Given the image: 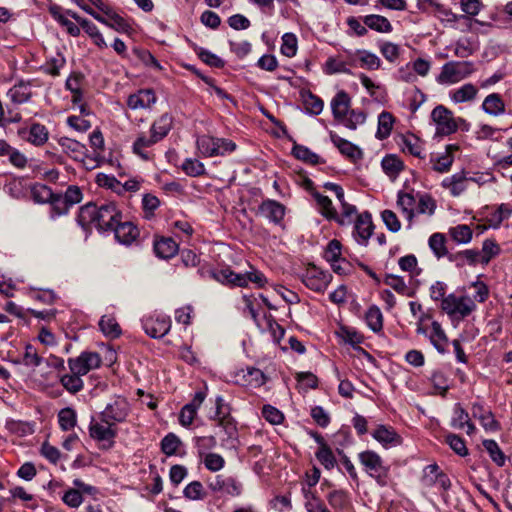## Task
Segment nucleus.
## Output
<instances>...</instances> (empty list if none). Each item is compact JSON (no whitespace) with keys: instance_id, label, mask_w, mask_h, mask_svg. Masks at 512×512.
<instances>
[{"instance_id":"f257e3e1","label":"nucleus","mask_w":512,"mask_h":512,"mask_svg":"<svg viewBox=\"0 0 512 512\" xmlns=\"http://www.w3.org/2000/svg\"><path fill=\"white\" fill-rule=\"evenodd\" d=\"M121 217V212L112 202L104 203L100 206L88 203L81 207L78 222L83 227L94 224L98 230L108 231L114 228L118 221L121 220Z\"/></svg>"},{"instance_id":"f03ea898","label":"nucleus","mask_w":512,"mask_h":512,"mask_svg":"<svg viewBox=\"0 0 512 512\" xmlns=\"http://www.w3.org/2000/svg\"><path fill=\"white\" fill-rule=\"evenodd\" d=\"M474 71L473 62L450 61L442 66L436 80L440 84H455L469 77Z\"/></svg>"},{"instance_id":"7ed1b4c3","label":"nucleus","mask_w":512,"mask_h":512,"mask_svg":"<svg viewBox=\"0 0 512 512\" xmlns=\"http://www.w3.org/2000/svg\"><path fill=\"white\" fill-rule=\"evenodd\" d=\"M197 149L204 157L223 156L235 150L236 144L224 138L203 135L197 138Z\"/></svg>"},{"instance_id":"20e7f679","label":"nucleus","mask_w":512,"mask_h":512,"mask_svg":"<svg viewBox=\"0 0 512 512\" xmlns=\"http://www.w3.org/2000/svg\"><path fill=\"white\" fill-rule=\"evenodd\" d=\"M359 461L365 471L381 486L387 484L389 468L384 465L382 458L374 451L367 450L359 454Z\"/></svg>"},{"instance_id":"39448f33","label":"nucleus","mask_w":512,"mask_h":512,"mask_svg":"<svg viewBox=\"0 0 512 512\" xmlns=\"http://www.w3.org/2000/svg\"><path fill=\"white\" fill-rule=\"evenodd\" d=\"M441 309L451 317L465 318L476 309V304L470 296L449 294L443 299Z\"/></svg>"},{"instance_id":"423d86ee","label":"nucleus","mask_w":512,"mask_h":512,"mask_svg":"<svg viewBox=\"0 0 512 512\" xmlns=\"http://www.w3.org/2000/svg\"><path fill=\"white\" fill-rule=\"evenodd\" d=\"M431 118L436 124V134L441 136L455 133L459 123L465 122L462 118H454L452 111L442 105H438L432 110Z\"/></svg>"},{"instance_id":"0eeeda50","label":"nucleus","mask_w":512,"mask_h":512,"mask_svg":"<svg viewBox=\"0 0 512 512\" xmlns=\"http://www.w3.org/2000/svg\"><path fill=\"white\" fill-rule=\"evenodd\" d=\"M70 372L84 376L101 365V357L96 352L84 351L78 357L68 359Z\"/></svg>"},{"instance_id":"6e6552de","label":"nucleus","mask_w":512,"mask_h":512,"mask_svg":"<svg viewBox=\"0 0 512 512\" xmlns=\"http://www.w3.org/2000/svg\"><path fill=\"white\" fill-rule=\"evenodd\" d=\"M331 278L332 276L329 272H325L310 264L302 274L301 280L307 288L316 292H323L326 290Z\"/></svg>"},{"instance_id":"1a4fd4ad","label":"nucleus","mask_w":512,"mask_h":512,"mask_svg":"<svg viewBox=\"0 0 512 512\" xmlns=\"http://www.w3.org/2000/svg\"><path fill=\"white\" fill-rule=\"evenodd\" d=\"M130 412L128 401L123 397H116L111 403L107 404L101 413V420L104 422L120 423L126 420Z\"/></svg>"},{"instance_id":"9d476101","label":"nucleus","mask_w":512,"mask_h":512,"mask_svg":"<svg viewBox=\"0 0 512 512\" xmlns=\"http://www.w3.org/2000/svg\"><path fill=\"white\" fill-rule=\"evenodd\" d=\"M143 329L152 338L164 337L171 328V320L168 316L156 314L147 317L142 322Z\"/></svg>"},{"instance_id":"9b49d317","label":"nucleus","mask_w":512,"mask_h":512,"mask_svg":"<svg viewBox=\"0 0 512 512\" xmlns=\"http://www.w3.org/2000/svg\"><path fill=\"white\" fill-rule=\"evenodd\" d=\"M373 230L374 225L369 212H363L357 215L352 235L359 245L367 246Z\"/></svg>"},{"instance_id":"f8f14e48","label":"nucleus","mask_w":512,"mask_h":512,"mask_svg":"<svg viewBox=\"0 0 512 512\" xmlns=\"http://www.w3.org/2000/svg\"><path fill=\"white\" fill-rule=\"evenodd\" d=\"M209 488L217 493L236 497L241 494V484L231 476L217 475L208 484Z\"/></svg>"},{"instance_id":"ddd939ff","label":"nucleus","mask_w":512,"mask_h":512,"mask_svg":"<svg viewBox=\"0 0 512 512\" xmlns=\"http://www.w3.org/2000/svg\"><path fill=\"white\" fill-rule=\"evenodd\" d=\"M215 278L222 284H230L238 287H246L249 282H256V273H235L229 268L221 269L215 273Z\"/></svg>"},{"instance_id":"4468645a","label":"nucleus","mask_w":512,"mask_h":512,"mask_svg":"<svg viewBox=\"0 0 512 512\" xmlns=\"http://www.w3.org/2000/svg\"><path fill=\"white\" fill-rule=\"evenodd\" d=\"M223 407V400L218 397L216 399V411L213 415H211V418L218 421V426L220 427L221 431L225 433L227 436V440H234L237 435V428L234 423V420L227 415H222L221 409Z\"/></svg>"},{"instance_id":"2eb2a0df","label":"nucleus","mask_w":512,"mask_h":512,"mask_svg":"<svg viewBox=\"0 0 512 512\" xmlns=\"http://www.w3.org/2000/svg\"><path fill=\"white\" fill-rule=\"evenodd\" d=\"M82 200V192L77 186H69L62 198L57 199L53 208L57 215L64 214L74 204Z\"/></svg>"},{"instance_id":"dca6fc26","label":"nucleus","mask_w":512,"mask_h":512,"mask_svg":"<svg viewBox=\"0 0 512 512\" xmlns=\"http://www.w3.org/2000/svg\"><path fill=\"white\" fill-rule=\"evenodd\" d=\"M157 142L159 141L151 134L150 136H147L145 133H141L137 136L132 145V152L145 161L151 160L153 153L149 150V148H151Z\"/></svg>"},{"instance_id":"f3484780","label":"nucleus","mask_w":512,"mask_h":512,"mask_svg":"<svg viewBox=\"0 0 512 512\" xmlns=\"http://www.w3.org/2000/svg\"><path fill=\"white\" fill-rule=\"evenodd\" d=\"M330 138L340 153L348 157L351 161L355 162L363 157L362 150L350 141L343 139L333 132L330 133Z\"/></svg>"},{"instance_id":"a211bd4d","label":"nucleus","mask_w":512,"mask_h":512,"mask_svg":"<svg viewBox=\"0 0 512 512\" xmlns=\"http://www.w3.org/2000/svg\"><path fill=\"white\" fill-rule=\"evenodd\" d=\"M155 102L156 96L154 91L151 89H142L128 97L127 105L133 110L146 109L150 108Z\"/></svg>"},{"instance_id":"6ab92c4d","label":"nucleus","mask_w":512,"mask_h":512,"mask_svg":"<svg viewBox=\"0 0 512 512\" xmlns=\"http://www.w3.org/2000/svg\"><path fill=\"white\" fill-rule=\"evenodd\" d=\"M112 230L114 231L116 240L124 245H130L139 235L137 227L128 221L123 223L118 221Z\"/></svg>"},{"instance_id":"aec40b11","label":"nucleus","mask_w":512,"mask_h":512,"mask_svg":"<svg viewBox=\"0 0 512 512\" xmlns=\"http://www.w3.org/2000/svg\"><path fill=\"white\" fill-rule=\"evenodd\" d=\"M472 415L477 418L482 427L487 431H498L500 424L495 420L494 415L489 409H485L481 404L475 403L472 406Z\"/></svg>"},{"instance_id":"412c9836","label":"nucleus","mask_w":512,"mask_h":512,"mask_svg":"<svg viewBox=\"0 0 512 512\" xmlns=\"http://www.w3.org/2000/svg\"><path fill=\"white\" fill-rule=\"evenodd\" d=\"M51 16L67 31V33L73 37L80 35V26L68 19L64 14L62 7L56 4H52L48 8Z\"/></svg>"},{"instance_id":"4be33fe9","label":"nucleus","mask_w":512,"mask_h":512,"mask_svg":"<svg viewBox=\"0 0 512 512\" xmlns=\"http://www.w3.org/2000/svg\"><path fill=\"white\" fill-rule=\"evenodd\" d=\"M112 422H94L89 426L90 436L98 441H109L115 438L116 430L113 428Z\"/></svg>"},{"instance_id":"5701e85b","label":"nucleus","mask_w":512,"mask_h":512,"mask_svg":"<svg viewBox=\"0 0 512 512\" xmlns=\"http://www.w3.org/2000/svg\"><path fill=\"white\" fill-rule=\"evenodd\" d=\"M458 150L459 146L456 144L447 145L442 154L431 159L433 169L440 173L448 172L454 160L453 153Z\"/></svg>"},{"instance_id":"b1692460","label":"nucleus","mask_w":512,"mask_h":512,"mask_svg":"<svg viewBox=\"0 0 512 512\" xmlns=\"http://www.w3.org/2000/svg\"><path fill=\"white\" fill-rule=\"evenodd\" d=\"M62 151L76 161H82L86 155V146L74 139L62 137L59 139Z\"/></svg>"},{"instance_id":"393cba45","label":"nucleus","mask_w":512,"mask_h":512,"mask_svg":"<svg viewBox=\"0 0 512 512\" xmlns=\"http://www.w3.org/2000/svg\"><path fill=\"white\" fill-rule=\"evenodd\" d=\"M350 97L345 91H339L331 101L334 118L341 122L350 112Z\"/></svg>"},{"instance_id":"a878e982","label":"nucleus","mask_w":512,"mask_h":512,"mask_svg":"<svg viewBox=\"0 0 512 512\" xmlns=\"http://www.w3.org/2000/svg\"><path fill=\"white\" fill-rule=\"evenodd\" d=\"M375 440L384 446H396L401 443V437L396 433L392 427L385 425L378 426L372 433Z\"/></svg>"},{"instance_id":"bb28decb","label":"nucleus","mask_w":512,"mask_h":512,"mask_svg":"<svg viewBox=\"0 0 512 512\" xmlns=\"http://www.w3.org/2000/svg\"><path fill=\"white\" fill-rule=\"evenodd\" d=\"M260 212L268 220L279 223L284 217L285 207L274 200H267L262 203Z\"/></svg>"},{"instance_id":"cd10ccee","label":"nucleus","mask_w":512,"mask_h":512,"mask_svg":"<svg viewBox=\"0 0 512 512\" xmlns=\"http://www.w3.org/2000/svg\"><path fill=\"white\" fill-rule=\"evenodd\" d=\"M397 206L408 222L415 216L416 198L411 193L399 191L397 195Z\"/></svg>"},{"instance_id":"c85d7f7f","label":"nucleus","mask_w":512,"mask_h":512,"mask_svg":"<svg viewBox=\"0 0 512 512\" xmlns=\"http://www.w3.org/2000/svg\"><path fill=\"white\" fill-rule=\"evenodd\" d=\"M178 244L170 237H163L155 241L154 251L159 258L170 259L178 252Z\"/></svg>"},{"instance_id":"c756f323","label":"nucleus","mask_w":512,"mask_h":512,"mask_svg":"<svg viewBox=\"0 0 512 512\" xmlns=\"http://www.w3.org/2000/svg\"><path fill=\"white\" fill-rule=\"evenodd\" d=\"M172 123V116L168 113H165L154 121L150 129V134L158 141H161L168 135L172 128Z\"/></svg>"},{"instance_id":"7c9ffc66","label":"nucleus","mask_w":512,"mask_h":512,"mask_svg":"<svg viewBox=\"0 0 512 512\" xmlns=\"http://www.w3.org/2000/svg\"><path fill=\"white\" fill-rule=\"evenodd\" d=\"M482 109L489 115L499 116L505 112V103L498 93H492L485 97Z\"/></svg>"},{"instance_id":"2f4dec72","label":"nucleus","mask_w":512,"mask_h":512,"mask_svg":"<svg viewBox=\"0 0 512 512\" xmlns=\"http://www.w3.org/2000/svg\"><path fill=\"white\" fill-rule=\"evenodd\" d=\"M431 344L435 347V349L444 353L445 348L448 342V338L442 329L441 325L437 321H433L431 324V332L428 334Z\"/></svg>"},{"instance_id":"473e14b6","label":"nucleus","mask_w":512,"mask_h":512,"mask_svg":"<svg viewBox=\"0 0 512 512\" xmlns=\"http://www.w3.org/2000/svg\"><path fill=\"white\" fill-rule=\"evenodd\" d=\"M363 22L367 27L379 33H390L393 29L390 21L381 15H367L363 18Z\"/></svg>"},{"instance_id":"72a5a7b5","label":"nucleus","mask_w":512,"mask_h":512,"mask_svg":"<svg viewBox=\"0 0 512 512\" xmlns=\"http://www.w3.org/2000/svg\"><path fill=\"white\" fill-rule=\"evenodd\" d=\"M478 93V89L475 85L471 83H466L459 87L458 89L451 92L450 97L451 100L455 103H463L472 101L476 98Z\"/></svg>"},{"instance_id":"f704fd0d","label":"nucleus","mask_w":512,"mask_h":512,"mask_svg":"<svg viewBox=\"0 0 512 512\" xmlns=\"http://www.w3.org/2000/svg\"><path fill=\"white\" fill-rule=\"evenodd\" d=\"M355 58L359 61L361 68L377 70L381 67V59L370 51L357 50L355 52Z\"/></svg>"},{"instance_id":"c9c22d12","label":"nucleus","mask_w":512,"mask_h":512,"mask_svg":"<svg viewBox=\"0 0 512 512\" xmlns=\"http://www.w3.org/2000/svg\"><path fill=\"white\" fill-rule=\"evenodd\" d=\"M464 173H456L442 181V186L449 189L453 196H459L466 188Z\"/></svg>"},{"instance_id":"e433bc0d","label":"nucleus","mask_w":512,"mask_h":512,"mask_svg":"<svg viewBox=\"0 0 512 512\" xmlns=\"http://www.w3.org/2000/svg\"><path fill=\"white\" fill-rule=\"evenodd\" d=\"M428 244L433 254L438 258L449 256L448 249L446 247V237L442 233H434L429 237Z\"/></svg>"},{"instance_id":"4c0bfd02","label":"nucleus","mask_w":512,"mask_h":512,"mask_svg":"<svg viewBox=\"0 0 512 512\" xmlns=\"http://www.w3.org/2000/svg\"><path fill=\"white\" fill-rule=\"evenodd\" d=\"M31 95L30 85L25 83L16 84L8 91V97L16 104L27 102Z\"/></svg>"},{"instance_id":"58836bf2","label":"nucleus","mask_w":512,"mask_h":512,"mask_svg":"<svg viewBox=\"0 0 512 512\" xmlns=\"http://www.w3.org/2000/svg\"><path fill=\"white\" fill-rule=\"evenodd\" d=\"M81 28L92 39L93 43L101 50L107 48V43L98 29V27L91 21H81Z\"/></svg>"},{"instance_id":"ea45409f","label":"nucleus","mask_w":512,"mask_h":512,"mask_svg":"<svg viewBox=\"0 0 512 512\" xmlns=\"http://www.w3.org/2000/svg\"><path fill=\"white\" fill-rule=\"evenodd\" d=\"M82 376L76 373L64 374L60 378L61 385L71 394H76L84 387Z\"/></svg>"},{"instance_id":"a19ab883","label":"nucleus","mask_w":512,"mask_h":512,"mask_svg":"<svg viewBox=\"0 0 512 512\" xmlns=\"http://www.w3.org/2000/svg\"><path fill=\"white\" fill-rule=\"evenodd\" d=\"M394 118L391 113L383 111L378 117V130L376 136L378 139L383 140L387 138L393 127Z\"/></svg>"},{"instance_id":"79ce46f5","label":"nucleus","mask_w":512,"mask_h":512,"mask_svg":"<svg viewBox=\"0 0 512 512\" xmlns=\"http://www.w3.org/2000/svg\"><path fill=\"white\" fill-rule=\"evenodd\" d=\"M379 51L382 56L390 63H394L400 57L401 47L390 41H381L378 43Z\"/></svg>"},{"instance_id":"37998d69","label":"nucleus","mask_w":512,"mask_h":512,"mask_svg":"<svg viewBox=\"0 0 512 512\" xmlns=\"http://www.w3.org/2000/svg\"><path fill=\"white\" fill-rule=\"evenodd\" d=\"M450 237L458 244H467L472 239V230L468 225L460 224L449 228Z\"/></svg>"},{"instance_id":"c03bdc74","label":"nucleus","mask_w":512,"mask_h":512,"mask_svg":"<svg viewBox=\"0 0 512 512\" xmlns=\"http://www.w3.org/2000/svg\"><path fill=\"white\" fill-rule=\"evenodd\" d=\"M384 283L401 295H405L408 297L413 295V293L405 283L403 277L401 276L387 274L384 278Z\"/></svg>"},{"instance_id":"a18cd8bd","label":"nucleus","mask_w":512,"mask_h":512,"mask_svg":"<svg viewBox=\"0 0 512 512\" xmlns=\"http://www.w3.org/2000/svg\"><path fill=\"white\" fill-rule=\"evenodd\" d=\"M59 426L64 431L73 429L77 422V415L74 409L70 407L63 408L58 413Z\"/></svg>"},{"instance_id":"49530a36","label":"nucleus","mask_w":512,"mask_h":512,"mask_svg":"<svg viewBox=\"0 0 512 512\" xmlns=\"http://www.w3.org/2000/svg\"><path fill=\"white\" fill-rule=\"evenodd\" d=\"M366 323L374 332H379L383 328V315L377 306H371L365 314Z\"/></svg>"},{"instance_id":"de8ad7c7","label":"nucleus","mask_w":512,"mask_h":512,"mask_svg":"<svg viewBox=\"0 0 512 512\" xmlns=\"http://www.w3.org/2000/svg\"><path fill=\"white\" fill-rule=\"evenodd\" d=\"M313 197L315 198L321 214L328 218L334 219L337 216L336 210L332 205V201L327 197L318 192H312Z\"/></svg>"},{"instance_id":"09e8293b","label":"nucleus","mask_w":512,"mask_h":512,"mask_svg":"<svg viewBox=\"0 0 512 512\" xmlns=\"http://www.w3.org/2000/svg\"><path fill=\"white\" fill-rule=\"evenodd\" d=\"M28 141L36 146L43 145L48 140V131L44 125L33 124L29 129Z\"/></svg>"},{"instance_id":"8fccbe9b","label":"nucleus","mask_w":512,"mask_h":512,"mask_svg":"<svg viewBox=\"0 0 512 512\" xmlns=\"http://www.w3.org/2000/svg\"><path fill=\"white\" fill-rule=\"evenodd\" d=\"M436 209V203L434 199L427 194L418 195L416 200L415 213L433 215Z\"/></svg>"},{"instance_id":"3c124183","label":"nucleus","mask_w":512,"mask_h":512,"mask_svg":"<svg viewBox=\"0 0 512 512\" xmlns=\"http://www.w3.org/2000/svg\"><path fill=\"white\" fill-rule=\"evenodd\" d=\"M341 255V243L338 240H331L325 251V258L332 263L335 272L340 273L341 267L335 263L339 261Z\"/></svg>"},{"instance_id":"603ef678","label":"nucleus","mask_w":512,"mask_h":512,"mask_svg":"<svg viewBox=\"0 0 512 512\" xmlns=\"http://www.w3.org/2000/svg\"><path fill=\"white\" fill-rule=\"evenodd\" d=\"M381 165L384 172L391 178H395L403 169V163L395 155L384 157Z\"/></svg>"},{"instance_id":"864d4df0","label":"nucleus","mask_w":512,"mask_h":512,"mask_svg":"<svg viewBox=\"0 0 512 512\" xmlns=\"http://www.w3.org/2000/svg\"><path fill=\"white\" fill-rule=\"evenodd\" d=\"M101 331L112 339L117 338L121 334V329L116 320L110 316H103L99 321Z\"/></svg>"},{"instance_id":"5fc2aeb1","label":"nucleus","mask_w":512,"mask_h":512,"mask_svg":"<svg viewBox=\"0 0 512 512\" xmlns=\"http://www.w3.org/2000/svg\"><path fill=\"white\" fill-rule=\"evenodd\" d=\"M329 505L335 511H342L348 506L347 494L342 490H333L327 495Z\"/></svg>"},{"instance_id":"6e6d98bb","label":"nucleus","mask_w":512,"mask_h":512,"mask_svg":"<svg viewBox=\"0 0 512 512\" xmlns=\"http://www.w3.org/2000/svg\"><path fill=\"white\" fill-rule=\"evenodd\" d=\"M479 252L477 250L468 249L457 254H450L448 259L450 262H455L457 266H463L464 261L469 264H475L478 261Z\"/></svg>"},{"instance_id":"4d7b16f0","label":"nucleus","mask_w":512,"mask_h":512,"mask_svg":"<svg viewBox=\"0 0 512 512\" xmlns=\"http://www.w3.org/2000/svg\"><path fill=\"white\" fill-rule=\"evenodd\" d=\"M469 420L470 416L468 412L461 406V404H455L453 408V416L450 422L451 427L454 429H463Z\"/></svg>"},{"instance_id":"13d9d810","label":"nucleus","mask_w":512,"mask_h":512,"mask_svg":"<svg viewBox=\"0 0 512 512\" xmlns=\"http://www.w3.org/2000/svg\"><path fill=\"white\" fill-rule=\"evenodd\" d=\"M264 324L263 334L270 337L273 342L279 343L284 336V329L278 323L268 318H265Z\"/></svg>"},{"instance_id":"bf43d9fd","label":"nucleus","mask_w":512,"mask_h":512,"mask_svg":"<svg viewBox=\"0 0 512 512\" xmlns=\"http://www.w3.org/2000/svg\"><path fill=\"white\" fill-rule=\"evenodd\" d=\"M483 446L486 451L489 453L491 459L498 465L503 466L505 464L506 458L504 453L501 451L499 445L494 440H484Z\"/></svg>"},{"instance_id":"052dcab7","label":"nucleus","mask_w":512,"mask_h":512,"mask_svg":"<svg viewBox=\"0 0 512 512\" xmlns=\"http://www.w3.org/2000/svg\"><path fill=\"white\" fill-rule=\"evenodd\" d=\"M96 183L100 187L110 189L118 195H121L122 183L114 176L100 173L96 176Z\"/></svg>"},{"instance_id":"680f3d73","label":"nucleus","mask_w":512,"mask_h":512,"mask_svg":"<svg viewBox=\"0 0 512 512\" xmlns=\"http://www.w3.org/2000/svg\"><path fill=\"white\" fill-rule=\"evenodd\" d=\"M292 153L297 159L310 164H318L321 162L320 157L316 153L302 145H295L292 149Z\"/></svg>"},{"instance_id":"e2e57ef3","label":"nucleus","mask_w":512,"mask_h":512,"mask_svg":"<svg viewBox=\"0 0 512 512\" xmlns=\"http://www.w3.org/2000/svg\"><path fill=\"white\" fill-rule=\"evenodd\" d=\"M399 267L402 271L409 272L411 276H418L421 269L418 268V261L415 255L409 254L398 260Z\"/></svg>"},{"instance_id":"0e129e2a","label":"nucleus","mask_w":512,"mask_h":512,"mask_svg":"<svg viewBox=\"0 0 512 512\" xmlns=\"http://www.w3.org/2000/svg\"><path fill=\"white\" fill-rule=\"evenodd\" d=\"M202 457L205 468L211 472H218L225 465V460L220 454L210 452Z\"/></svg>"},{"instance_id":"69168bd1","label":"nucleus","mask_w":512,"mask_h":512,"mask_svg":"<svg viewBox=\"0 0 512 512\" xmlns=\"http://www.w3.org/2000/svg\"><path fill=\"white\" fill-rule=\"evenodd\" d=\"M365 121L366 114L363 111L351 110L340 123L351 130H355L357 126L362 125Z\"/></svg>"},{"instance_id":"338daca9","label":"nucleus","mask_w":512,"mask_h":512,"mask_svg":"<svg viewBox=\"0 0 512 512\" xmlns=\"http://www.w3.org/2000/svg\"><path fill=\"white\" fill-rule=\"evenodd\" d=\"M442 471L440 470L437 464H429L423 470V476L421 479L422 484L425 487H431L436 485L438 475H440Z\"/></svg>"},{"instance_id":"774afa93","label":"nucleus","mask_w":512,"mask_h":512,"mask_svg":"<svg viewBox=\"0 0 512 512\" xmlns=\"http://www.w3.org/2000/svg\"><path fill=\"white\" fill-rule=\"evenodd\" d=\"M180 444V439L175 434L169 433L161 441L162 452L168 456L174 455Z\"/></svg>"}]
</instances>
